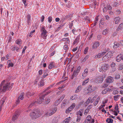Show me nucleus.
<instances>
[{"label": "nucleus", "instance_id": "f257e3e1", "mask_svg": "<svg viewBox=\"0 0 123 123\" xmlns=\"http://www.w3.org/2000/svg\"><path fill=\"white\" fill-rule=\"evenodd\" d=\"M41 115L40 111L38 109L33 110L32 112L30 113V116L33 119H36L39 117Z\"/></svg>", "mask_w": 123, "mask_h": 123}, {"label": "nucleus", "instance_id": "f03ea898", "mask_svg": "<svg viewBox=\"0 0 123 123\" xmlns=\"http://www.w3.org/2000/svg\"><path fill=\"white\" fill-rule=\"evenodd\" d=\"M57 110L56 108H52L50 110H48L47 113H46L44 115L45 117H46L50 116L55 113Z\"/></svg>", "mask_w": 123, "mask_h": 123}, {"label": "nucleus", "instance_id": "7ed1b4c3", "mask_svg": "<svg viewBox=\"0 0 123 123\" xmlns=\"http://www.w3.org/2000/svg\"><path fill=\"white\" fill-rule=\"evenodd\" d=\"M41 31L42 32L41 33V37L44 39H45L47 35V32L43 27H42L41 29Z\"/></svg>", "mask_w": 123, "mask_h": 123}, {"label": "nucleus", "instance_id": "20e7f679", "mask_svg": "<svg viewBox=\"0 0 123 123\" xmlns=\"http://www.w3.org/2000/svg\"><path fill=\"white\" fill-rule=\"evenodd\" d=\"M10 86V83H7L3 86V89L2 91L3 92H5L7 89H8Z\"/></svg>", "mask_w": 123, "mask_h": 123}, {"label": "nucleus", "instance_id": "39448f33", "mask_svg": "<svg viewBox=\"0 0 123 123\" xmlns=\"http://www.w3.org/2000/svg\"><path fill=\"white\" fill-rule=\"evenodd\" d=\"M109 66L108 64H104L101 67V69L103 71H105L109 68Z\"/></svg>", "mask_w": 123, "mask_h": 123}, {"label": "nucleus", "instance_id": "423d86ee", "mask_svg": "<svg viewBox=\"0 0 123 123\" xmlns=\"http://www.w3.org/2000/svg\"><path fill=\"white\" fill-rule=\"evenodd\" d=\"M68 103V100L67 99H65L63 100L61 105V108H62L63 106H65V105H67Z\"/></svg>", "mask_w": 123, "mask_h": 123}, {"label": "nucleus", "instance_id": "0eeeda50", "mask_svg": "<svg viewBox=\"0 0 123 123\" xmlns=\"http://www.w3.org/2000/svg\"><path fill=\"white\" fill-rule=\"evenodd\" d=\"M113 81V78L111 76L109 77L106 80V83H111Z\"/></svg>", "mask_w": 123, "mask_h": 123}, {"label": "nucleus", "instance_id": "6e6552de", "mask_svg": "<svg viewBox=\"0 0 123 123\" xmlns=\"http://www.w3.org/2000/svg\"><path fill=\"white\" fill-rule=\"evenodd\" d=\"M95 89V87L92 88V86H89L87 90L89 92H91L94 91Z\"/></svg>", "mask_w": 123, "mask_h": 123}, {"label": "nucleus", "instance_id": "1a4fd4ad", "mask_svg": "<svg viewBox=\"0 0 123 123\" xmlns=\"http://www.w3.org/2000/svg\"><path fill=\"white\" fill-rule=\"evenodd\" d=\"M19 113L17 112L16 113V114L14 115L12 117V120L13 121L15 120L16 118L18 117L19 115Z\"/></svg>", "mask_w": 123, "mask_h": 123}, {"label": "nucleus", "instance_id": "9d476101", "mask_svg": "<svg viewBox=\"0 0 123 123\" xmlns=\"http://www.w3.org/2000/svg\"><path fill=\"white\" fill-rule=\"evenodd\" d=\"M91 119V116L90 115H89L86 118L85 121H86V122L87 123H90Z\"/></svg>", "mask_w": 123, "mask_h": 123}, {"label": "nucleus", "instance_id": "9b49d317", "mask_svg": "<svg viewBox=\"0 0 123 123\" xmlns=\"http://www.w3.org/2000/svg\"><path fill=\"white\" fill-rule=\"evenodd\" d=\"M31 16L30 14H28L26 16V18L27 19V23L28 24H29L30 22L31 21Z\"/></svg>", "mask_w": 123, "mask_h": 123}, {"label": "nucleus", "instance_id": "f8f14e48", "mask_svg": "<svg viewBox=\"0 0 123 123\" xmlns=\"http://www.w3.org/2000/svg\"><path fill=\"white\" fill-rule=\"evenodd\" d=\"M99 42H97L96 43H94V44L93 45L92 47V49H93L94 48H97L99 45Z\"/></svg>", "mask_w": 123, "mask_h": 123}, {"label": "nucleus", "instance_id": "ddd939ff", "mask_svg": "<svg viewBox=\"0 0 123 123\" xmlns=\"http://www.w3.org/2000/svg\"><path fill=\"white\" fill-rule=\"evenodd\" d=\"M113 53V52H109L107 54V55L108 56V58L111 57L112 56Z\"/></svg>", "mask_w": 123, "mask_h": 123}, {"label": "nucleus", "instance_id": "4468645a", "mask_svg": "<svg viewBox=\"0 0 123 123\" xmlns=\"http://www.w3.org/2000/svg\"><path fill=\"white\" fill-rule=\"evenodd\" d=\"M44 82L43 80H42L39 82V87H41L44 85Z\"/></svg>", "mask_w": 123, "mask_h": 123}, {"label": "nucleus", "instance_id": "2eb2a0df", "mask_svg": "<svg viewBox=\"0 0 123 123\" xmlns=\"http://www.w3.org/2000/svg\"><path fill=\"white\" fill-rule=\"evenodd\" d=\"M43 98H40V97L38 99L36 103H38V104H41L42 102L43 101Z\"/></svg>", "mask_w": 123, "mask_h": 123}, {"label": "nucleus", "instance_id": "dca6fc26", "mask_svg": "<svg viewBox=\"0 0 123 123\" xmlns=\"http://www.w3.org/2000/svg\"><path fill=\"white\" fill-rule=\"evenodd\" d=\"M78 96L76 95H75L74 96H72L70 97V99L72 100H75L77 98H78Z\"/></svg>", "mask_w": 123, "mask_h": 123}, {"label": "nucleus", "instance_id": "f3484780", "mask_svg": "<svg viewBox=\"0 0 123 123\" xmlns=\"http://www.w3.org/2000/svg\"><path fill=\"white\" fill-rule=\"evenodd\" d=\"M121 55V54L117 56L116 57V61L117 62H120L122 59Z\"/></svg>", "mask_w": 123, "mask_h": 123}, {"label": "nucleus", "instance_id": "a211bd4d", "mask_svg": "<svg viewBox=\"0 0 123 123\" xmlns=\"http://www.w3.org/2000/svg\"><path fill=\"white\" fill-rule=\"evenodd\" d=\"M111 90V89H109V88H107L102 91V93L103 94H105L107 93L108 91H110Z\"/></svg>", "mask_w": 123, "mask_h": 123}, {"label": "nucleus", "instance_id": "6ab92c4d", "mask_svg": "<svg viewBox=\"0 0 123 123\" xmlns=\"http://www.w3.org/2000/svg\"><path fill=\"white\" fill-rule=\"evenodd\" d=\"M26 96L28 98L29 97V96H32L34 95V94L30 92H27L25 94Z\"/></svg>", "mask_w": 123, "mask_h": 123}, {"label": "nucleus", "instance_id": "aec40b11", "mask_svg": "<svg viewBox=\"0 0 123 123\" xmlns=\"http://www.w3.org/2000/svg\"><path fill=\"white\" fill-rule=\"evenodd\" d=\"M51 92V91H49L46 92V93L44 94H43L41 95L40 97V98H43H43L44 97L46 96L49 94V93Z\"/></svg>", "mask_w": 123, "mask_h": 123}, {"label": "nucleus", "instance_id": "412c9836", "mask_svg": "<svg viewBox=\"0 0 123 123\" xmlns=\"http://www.w3.org/2000/svg\"><path fill=\"white\" fill-rule=\"evenodd\" d=\"M61 101L60 99L56 100L54 103V105L55 106L58 105L61 102Z\"/></svg>", "mask_w": 123, "mask_h": 123}, {"label": "nucleus", "instance_id": "4be33fe9", "mask_svg": "<svg viewBox=\"0 0 123 123\" xmlns=\"http://www.w3.org/2000/svg\"><path fill=\"white\" fill-rule=\"evenodd\" d=\"M16 43L18 45L20 46L21 44V41L20 39H18L16 41Z\"/></svg>", "mask_w": 123, "mask_h": 123}, {"label": "nucleus", "instance_id": "5701e85b", "mask_svg": "<svg viewBox=\"0 0 123 123\" xmlns=\"http://www.w3.org/2000/svg\"><path fill=\"white\" fill-rule=\"evenodd\" d=\"M54 63L53 62H52L49 64V68L50 69H51L54 67Z\"/></svg>", "mask_w": 123, "mask_h": 123}, {"label": "nucleus", "instance_id": "b1692460", "mask_svg": "<svg viewBox=\"0 0 123 123\" xmlns=\"http://www.w3.org/2000/svg\"><path fill=\"white\" fill-rule=\"evenodd\" d=\"M109 30L108 29H106L104 30L103 32V34L104 35H105L107 34L108 33Z\"/></svg>", "mask_w": 123, "mask_h": 123}, {"label": "nucleus", "instance_id": "393cba45", "mask_svg": "<svg viewBox=\"0 0 123 123\" xmlns=\"http://www.w3.org/2000/svg\"><path fill=\"white\" fill-rule=\"evenodd\" d=\"M119 3L118 2H115L113 4V7H117L118 6Z\"/></svg>", "mask_w": 123, "mask_h": 123}, {"label": "nucleus", "instance_id": "a878e982", "mask_svg": "<svg viewBox=\"0 0 123 123\" xmlns=\"http://www.w3.org/2000/svg\"><path fill=\"white\" fill-rule=\"evenodd\" d=\"M100 98L99 97H98L96 101L94 103V105L95 106H96L97 105V104H98V102L99 101L100 99Z\"/></svg>", "mask_w": 123, "mask_h": 123}, {"label": "nucleus", "instance_id": "bb28decb", "mask_svg": "<svg viewBox=\"0 0 123 123\" xmlns=\"http://www.w3.org/2000/svg\"><path fill=\"white\" fill-rule=\"evenodd\" d=\"M95 82L96 83H100L101 81L100 80L99 78H98L95 79Z\"/></svg>", "mask_w": 123, "mask_h": 123}, {"label": "nucleus", "instance_id": "cd10ccee", "mask_svg": "<svg viewBox=\"0 0 123 123\" xmlns=\"http://www.w3.org/2000/svg\"><path fill=\"white\" fill-rule=\"evenodd\" d=\"M37 102V101H35V102H33L32 103H31L29 106L28 108H30L31 107L33 106Z\"/></svg>", "mask_w": 123, "mask_h": 123}, {"label": "nucleus", "instance_id": "c85d7f7f", "mask_svg": "<svg viewBox=\"0 0 123 123\" xmlns=\"http://www.w3.org/2000/svg\"><path fill=\"white\" fill-rule=\"evenodd\" d=\"M120 75L118 74H116L115 75V79H118L120 78Z\"/></svg>", "mask_w": 123, "mask_h": 123}, {"label": "nucleus", "instance_id": "c756f323", "mask_svg": "<svg viewBox=\"0 0 123 123\" xmlns=\"http://www.w3.org/2000/svg\"><path fill=\"white\" fill-rule=\"evenodd\" d=\"M108 120H109L108 123H112L113 122V120L111 118H107L106 120V121H107Z\"/></svg>", "mask_w": 123, "mask_h": 123}, {"label": "nucleus", "instance_id": "7c9ffc66", "mask_svg": "<svg viewBox=\"0 0 123 123\" xmlns=\"http://www.w3.org/2000/svg\"><path fill=\"white\" fill-rule=\"evenodd\" d=\"M25 93L24 92H23L22 93L21 95H20L18 97V99H20L21 100H22L23 98V96L24 95Z\"/></svg>", "mask_w": 123, "mask_h": 123}, {"label": "nucleus", "instance_id": "2f4dec72", "mask_svg": "<svg viewBox=\"0 0 123 123\" xmlns=\"http://www.w3.org/2000/svg\"><path fill=\"white\" fill-rule=\"evenodd\" d=\"M89 80V78H87V79L86 80H85V81H84L83 83L82 84V85H85L88 82V81Z\"/></svg>", "mask_w": 123, "mask_h": 123}, {"label": "nucleus", "instance_id": "473e14b6", "mask_svg": "<svg viewBox=\"0 0 123 123\" xmlns=\"http://www.w3.org/2000/svg\"><path fill=\"white\" fill-rule=\"evenodd\" d=\"M123 69V65L120 64L119 65L118 69L120 70H121Z\"/></svg>", "mask_w": 123, "mask_h": 123}, {"label": "nucleus", "instance_id": "72a5a7b5", "mask_svg": "<svg viewBox=\"0 0 123 123\" xmlns=\"http://www.w3.org/2000/svg\"><path fill=\"white\" fill-rule=\"evenodd\" d=\"M5 82V80H3L1 83L0 86V90H1L2 88V86L4 85Z\"/></svg>", "mask_w": 123, "mask_h": 123}, {"label": "nucleus", "instance_id": "f704fd0d", "mask_svg": "<svg viewBox=\"0 0 123 123\" xmlns=\"http://www.w3.org/2000/svg\"><path fill=\"white\" fill-rule=\"evenodd\" d=\"M5 82V80H3L1 83L0 86V90H1L2 88V86L4 85Z\"/></svg>", "mask_w": 123, "mask_h": 123}, {"label": "nucleus", "instance_id": "c9c22d12", "mask_svg": "<svg viewBox=\"0 0 123 123\" xmlns=\"http://www.w3.org/2000/svg\"><path fill=\"white\" fill-rule=\"evenodd\" d=\"M14 47L15 48H16V50L17 52H18V50L20 48V46L18 45V46L14 45Z\"/></svg>", "mask_w": 123, "mask_h": 123}, {"label": "nucleus", "instance_id": "e433bc0d", "mask_svg": "<svg viewBox=\"0 0 123 123\" xmlns=\"http://www.w3.org/2000/svg\"><path fill=\"white\" fill-rule=\"evenodd\" d=\"M50 101V99L49 98H48L46 99L45 101V104H47L49 103Z\"/></svg>", "mask_w": 123, "mask_h": 123}, {"label": "nucleus", "instance_id": "4c0bfd02", "mask_svg": "<svg viewBox=\"0 0 123 123\" xmlns=\"http://www.w3.org/2000/svg\"><path fill=\"white\" fill-rule=\"evenodd\" d=\"M53 86V85H52L49 86V87H48L47 88H46L43 91V92H46L47 91L49 90V89H50L51 87H52Z\"/></svg>", "mask_w": 123, "mask_h": 123}, {"label": "nucleus", "instance_id": "58836bf2", "mask_svg": "<svg viewBox=\"0 0 123 123\" xmlns=\"http://www.w3.org/2000/svg\"><path fill=\"white\" fill-rule=\"evenodd\" d=\"M5 101V100H4V99H3V100H2L0 101V103L1 104L0 105V107L1 108V107H2Z\"/></svg>", "mask_w": 123, "mask_h": 123}, {"label": "nucleus", "instance_id": "ea45409f", "mask_svg": "<svg viewBox=\"0 0 123 123\" xmlns=\"http://www.w3.org/2000/svg\"><path fill=\"white\" fill-rule=\"evenodd\" d=\"M75 105V104L74 103H73L72 105L69 108H70L72 110L73 109Z\"/></svg>", "mask_w": 123, "mask_h": 123}, {"label": "nucleus", "instance_id": "a19ab883", "mask_svg": "<svg viewBox=\"0 0 123 123\" xmlns=\"http://www.w3.org/2000/svg\"><path fill=\"white\" fill-rule=\"evenodd\" d=\"M120 96V95H117L114 96V100L115 101H117V98Z\"/></svg>", "mask_w": 123, "mask_h": 123}, {"label": "nucleus", "instance_id": "79ce46f5", "mask_svg": "<svg viewBox=\"0 0 123 123\" xmlns=\"http://www.w3.org/2000/svg\"><path fill=\"white\" fill-rule=\"evenodd\" d=\"M91 98H89L86 101V102L85 103H86V104H87V105L90 102H91Z\"/></svg>", "mask_w": 123, "mask_h": 123}, {"label": "nucleus", "instance_id": "37998d69", "mask_svg": "<svg viewBox=\"0 0 123 123\" xmlns=\"http://www.w3.org/2000/svg\"><path fill=\"white\" fill-rule=\"evenodd\" d=\"M107 9H108L109 10L111 9L112 8V7L110 5V4H107Z\"/></svg>", "mask_w": 123, "mask_h": 123}, {"label": "nucleus", "instance_id": "c03bdc74", "mask_svg": "<svg viewBox=\"0 0 123 123\" xmlns=\"http://www.w3.org/2000/svg\"><path fill=\"white\" fill-rule=\"evenodd\" d=\"M35 30H33V31H31V32H30V34L29 35H28V36H29V37H32V34L33 33L35 32Z\"/></svg>", "mask_w": 123, "mask_h": 123}, {"label": "nucleus", "instance_id": "a18cd8bd", "mask_svg": "<svg viewBox=\"0 0 123 123\" xmlns=\"http://www.w3.org/2000/svg\"><path fill=\"white\" fill-rule=\"evenodd\" d=\"M89 56L88 55H87L83 59V62H85L87 59L89 58Z\"/></svg>", "mask_w": 123, "mask_h": 123}, {"label": "nucleus", "instance_id": "49530a36", "mask_svg": "<svg viewBox=\"0 0 123 123\" xmlns=\"http://www.w3.org/2000/svg\"><path fill=\"white\" fill-rule=\"evenodd\" d=\"M115 45L113 46V47H115L116 48H117L119 47V44L118 43H117L116 42H115L114 43Z\"/></svg>", "mask_w": 123, "mask_h": 123}, {"label": "nucleus", "instance_id": "de8ad7c7", "mask_svg": "<svg viewBox=\"0 0 123 123\" xmlns=\"http://www.w3.org/2000/svg\"><path fill=\"white\" fill-rule=\"evenodd\" d=\"M88 48V47H86L84 50V54H86L87 52Z\"/></svg>", "mask_w": 123, "mask_h": 123}, {"label": "nucleus", "instance_id": "09e8293b", "mask_svg": "<svg viewBox=\"0 0 123 123\" xmlns=\"http://www.w3.org/2000/svg\"><path fill=\"white\" fill-rule=\"evenodd\" d=\"M108 10L107 8H106V6L103 9V11L104 13L106 12Z\"/></svg>", "mask_w": 123, "mask_h": 123}, {"label": "nucleus", "instance_id": "8fccbe9b", "mask_svg": "<svg viewBox=\"0 0 123 123\" xmlns=\"http://www.w3.org/2000/svg\"><path fill=\"white\" fill-rule=\"evenodd\" d=\"M79 41V39L78 38H76L74 42V44L76 43H77Z\"/></svg>", "mask_w": 123, "mask_h": 123}, {"label": "nucleus", "instance_id": "3c124183", "mask_svg": "<svg viewBox=\"0 0 123 123\" xmlns=\"http://www.w3.org/2000/svg\"><path fill=\"white\" fill-rule=\"evenodd\" d=\"M118 91L117 90H114L113 92V94L115 95L118 94Z\"/></svg>", "mask_w": 123, "mask_h": 123}, {"label": "nucleus", "instance_id": "603ef678", "mask_svg": "<svg viewBox=\"0 0 123 123\" xmlns=\"http://www.w3.org/2000/svg\"><path fill=\"white\" fill-rule=\"evenodd\" d=\"M52 17H51L50 16L48 18V22L49 23H50L51 22L52 20Z\"/></svg>", "mask_w": 123, "mask_h": 123}, {"label": "nucleus", "instance_id": "864d4df0", "mask_svg": "<svg viewBox=\"0 0 123 123\" xmlns=\"http://www.w3.org/2000/svg\"><path fill=\"white\" fill-rule=\"evenodd\" d=\"M13 66V64L12 62L9 63L8 65V66L9 67H12Z\"/></svg>", "mask_w": 123, "mask_h": 123}, {"label": "nucleus", "instance_id": "5fc2aeb1", "mask_svg": "<svg viewBox=\"0 0 123 123\" xmlns=\"http://www.w3.org/2000/svg\"><path fill=\"white\" fill-rule=\"evenodd\" d=\"M88 69L87 68H86L84 70V72L86 73V75H87V74L88 73Z\"/></svg>", "mask_w": 123, "mask_h": 123}, {"label": "nucleus", "instance_id": "6e6d98bb", "mask_svg": "<svg viewBox=\"0 0 123 123\" xmlns=\"http://www.w3.org/2000/svg\"><path fill=\"white\" fill-rule=\"evenodd\" d=\"M120 29H122L123 27V23H121L119 25V27Z\"/></svg>", "mask_w": 123, "mask_h": 123}, {"label": "nucleus", "instance_id": "4d7b16f0", "mask_svg": "<svg viewBox=\"0 0 123 123\" xmlns=\"http://www.w3.org/2000/svg\"><path fill=\"white\" fill-rule=\"evenodd\" d=\"M48 75V74L47 73H46V74H45V73H44L43 75L42 76V78H44Z\"/></svg>", "mask_w": 123, "mask_h": 123}, {"label": "nucleus", "instance_id": "13d9d810", "mask_svg": "<svg viewBox=\"0 0 123 123\" xmlns=\"http://www.w3.org/2000/svg\"><path fill=\"white\" fill-rule=\"evenodd\" d=\"M26 48H27L26 46H25L24 47V48H23V50H22V53H25V50L26 49Z\"/></svg>", "mask_w": 123, "mask_h": 123}, {"label": "nucleus", "instance_id": "bf43d9fd", "mask_svg": "<svg viewBox=\"0 0 123 123\" xmlns=\"http://www.w3.org/2000/svg\"><path fill=\"white\" fill-rule=\"evenodd\" d=\"M65 95H62V96L59 99H60L61 101H62V100L65 97Z\"/></svg>", "mask_w": 123, "mask_h": 123}, {"label": "nucleus", "instance_id": "052dcab7", "mask_svg": "<svg viewBox=\"0 0 123 123\" xmlns=\"http://www.w3.org/2000/svg\"><path fill=\"white\" fill-rule=\"evenodd\" d=\"M80 69V67L79 66L78 67L76 71V73H77L79 72V71Z\"/></svg>", "mask_w": 123, "mask_h": 123}, {"label": "nucleus", "instance_id": "680f3d73", "mask_svg": "<svg viewBox=\"0 0 123 123\" xmlns=\"http://www.w3.org/2000/svg\"><path fill=\"white\" fill-rule=\"evenodd\" d=\"M82 87V86H79L77 88V90H78V91H80V89H81V88Z\"/></svg>", "mask_w": 123, "mask_h": 123}, {"label": "nucleus", "instance_id": "e2e57ef3", "mask_svg": "<svg viewBox=\"0 0 123 123\" xmlns=\"http://www.w3.org/2000/svg\"><path fill=\"white\" fill-rule=\"evenodd\" d=\"M81 118V117H77L76 121L77 122H79L80 121Z\"/></svg>", "mask_w": 123, "mask_h": 123}, {"label": "nucleus", "instance_id": "0e129e2a", "mask_svg": "<svg viewBox=\"0 0 123 123\" xmlns=\"http://www.w3.org/2000/svg\"><path fill=\"white\" fill-rule=\"evenodd\" d=\"M96 98L95 97H93V98L91 100V103L93 102L94 101V100Z\"/></svg>", "mask_w": 123, "mask_h": 123}, {"label": "nucleus", "instance_id": "69168bd1", "mask_svg": "<svg viewBox=\"0 0 123 123\" xmlns=\"http://www.w3.org/2000/svg\"><path fill=\"white\" fill-rule=\"evenodd\" d=\"M89 110L87 108L85 110L84 114H85V113H86V114H87L89 111Z\"/></svg>", "mask_w": 123, "mask_h": 123}, {"label": "nucleus", "instance_id": "338daca9", "mask_svg": "<svg viewBox=\"0 0 123 123\" xmlns=\"http://www.w3.org/2000/svg\"><path fill=\"white\" fill-rule=\"evenodd\" d=\"M120 18H119V17H117L114 19L115 21H120Z\"/></svg>", "mask_w": 123, "mask_h": 123}, {"label": "nucleus", "instance_id": "774afa93", "mask_svg": "<svg viewBox=\"0 0 123 123\" xmlns=\"http://www.w3.org/2000/svg\"><path fill=\"white\" fill-rule=\"evenodd\" d=\"M115 64L114 63H112L111 65V67L113 68L115 67Z\"/></svg>", "mask_w": 123, "mask_h": 123}]
</instances>
